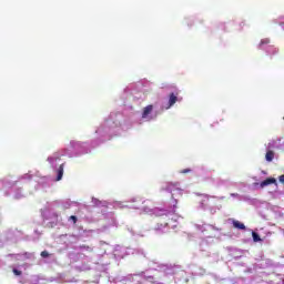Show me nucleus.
I'll list each match as a JSON object with an SVG mask.
<instances>
[{
  "label": "nucleus",
  "mask_w": 284,
  "mask_h": 284,
  "mask_svg": "<svg viewBox=\"0 0 284 284\" xmlns=\"http://www.w3.org/2000/svg\"><path fill=\"white\" fill-rule=\"evenodd\" d=\"M61 179H63V164H61L58 169V175L55 181H61Z\"/></svg>",
  "instance_id": "423d86ee"
},
{
  "label": "nucleus",
  "mask_w": 284,
  "mask_h": 284,
  "mask_svg": "<svg viewBox=\"0 0 284 284\" xmlns=\"http://www.w3.org/2000/svg\"><path fill=\"white\" fill-rule=\"evenodd\" d=\"M280 183H284V174L278 178Z\"/></svg>",
  "instance_id": "ddd939ff"
},
{
  "label": "nucleus",
  "mask_w": 284,
  "mask_h": 284,
  "mask_svg": "<svg viewBox=\"0 0 284 284\" xmlns=\"http://www.w3.org/2000/svg\"><path fill=\"white\" fill-rule=\"evenodd\" d=\"M267 185H276V179L267 178L260 183V187H267Z\"/></svg>",
  "instance_id": "f257e3e1"
},
{
  "label": "nucleus",
  "mask_w": 284,
  "mask_h": 284,
  "mask_svg": "<svg viewBox=\"0 0 284 284\" xmlns=\"http://www.w3.org/2000/svg\"><path fill=\"white\" fill-rule=\"evenodd\" d=\"M231 196H239V193H231Z\"/></svg>",
  "instance_id": "2eb2a0df"
},
{
  "label": "nucleus",
  "mask_w": 284,
  "mask_h": 284,
  "mask_svg": "<svg viewBox=\"0 0 284 284\" xmlns=\"http://www.w3.org/2000/svg\"><path fill=\"white\" fill-rule=\"evenodd\" d=\"M232 223H233V227H235V230H246L245 224H243L239 220H233Z\"/></svg>",
  "instance_id": "20e7f679"
},
{
  "label": "nucleus",
  "mask_w": 284,
  "mask_h": 284,
  "mask_svg": "<svg viewBox=\"0 0 284 284\" xmlns=\"http://www.w3.org/2000/svg\"><path fill=\"white\" fill-rule=\"evenodd\" d=\"M13 274H14L16 276H21L22 272L19 271V270H17V268H13Z\"/></svg>",
  "instance_id": "9d476101"
},
{
  "label": "nucleus",
  "mask_w": 284,
  "mask_h": 284,
  "mask_svg": "<svg viewBox=\"0 0 284 284\" xmlns=\"http://www.w3.org/2000/svg\"><path fill=\"white\" fill-rule=\"evenodd\" d=\"M265 159L266 161H268V163H272V161H274V151H267L265 154Z\"/></svg>",
  "instance_id": "39448f33"
},
{
  "label": "nucleus",
  "mask_w": 284,
  "mask_h": 284,
  "mask_svg": "<svg viewBox=\"0 0 284 284\" xmlns=\"http://www.w3.org/2000/svg\"><path fill=\"white\" fill-rule=\"evenodd\" d=\"M190 172H192L191 169H184L181 171V174H190Z\"/></svg>",
  "instance_id": "9b49d317"
},
{
  "label": "nucleus",
  "mask_w": 284,
  "mask_h": 284,
  "mask_svg": "<svg viewBox=\"0 0 284 284\" xmlns=\"http://www.w3.org/2000/svg\"><path fill=\"white\" fill-rule=\"evenodd\" d=\"M252 237H253L254 243L261 242V235H258V233L252 232Z\"/></svg>",
  "instance_id": "0eeeda50"
},
{
  "label": "nucleus",
  "mask_w": 284,
  "mask_h": 284,
  "mask_svg": "<svg viewBox=\"0 0 284 284\" xmlns=\"http://www.w3.org/2000/svg\"><path fill=\"white\" fill-rule=\"evenodd\" d=\"M270 43V39H264L261 41V45Z\"/></svg>",
  "instance_id": "f8f14e48"
},
{
  "label": "nucleus",
  "mask_w": 284,
  "mask_h": 284,
  "mask_svg": "<svg viewBox=\"0 0 284 284\" xmlns=\"http://www.w3.org/2000/svg\"><path fill=\"white\" fill-rule=\"evenodd\" d=\"M69 221H72V222H73V224L75 225V223H77L78 219H77V216H75V215H71V216L69 217Z\"/></svg>",
  "instance_id": "1a4fd4ad"
},
{
  "label": "nucleus",
  "mask_w": 284,
  "mask_h": 284,
  "mask_svg": "<svg viewBox=\"0 0 284 284\" xmlns=\"http://www.w3.org/2000/svg\"><path fill=\"white\" fill-rule=\"evenodd\" d=\"M83 250H90V246H87V245H82L81 246Z\"/></svg>",
  "instance_id": "4468645a"
},
{
  "label": "nucleus",
  "mask_w": 284,
  "mask_h": 284,
  "mask_svg": "<svg viewBox=\"0 0 284 284\" xmlns=\"http://www.w3.org/2000/svg\"><path fill=\"white\" fill-rule=\"evenodd\" d=\"M179 101V97H176V94L171 93L169 95V108H172V105H174V103H176Z\"/></svg>",
  "instance_id": "7ed1b4c3"
},
{
  "label": "nucleus",
  "mask_w": 284,
  "mask_h": 284,
  "mask_svg": "<svg viewBox=\"0 0 284 284\" xmlns=\"http://www.w3.org/2000/svg\"><path fill=\"white\" fill-rule=\"evenodd\" d=\"M42 258H48V256H50V253H48V251H42L41 254Z\"/></svg>",
  "instance_id": "6e6552de"
},
{
  "label": "nucleus",
  "mask_w": 284,
  "mask_h": 284,
  "mask_svg": "<svg viewBox=\"0 0 284 284\" xmlns=\"http://www.w3.org/2000/svg\"><path fill=\"white\" fill-rule=\"evenodd\" d=\"M154 110V106L152 104L146 105L143 109L142 112V119H148V116H150V114H152V111Z\"/></svg>",
  "instance_id": "f03ea898"
}]
</instances>
